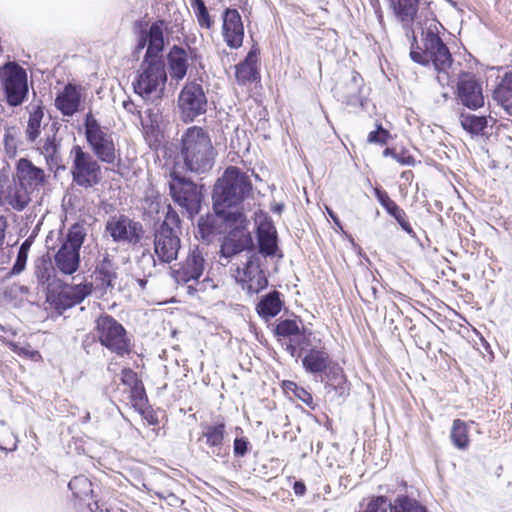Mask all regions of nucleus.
Wrapping results in <instances>:
<instances>
[{"instance_id":"f257e3e1","label":"nucleus","mask_w":512,"mask_h":512,"mask_svg":"<svg viewBox=\"0 0 512 512\" xmlns=\"http://www.w3.org/2000/svg\"><path fill=\"white\" fill-rule=\"evenodd\" d=\"M251 191L250 176L235 166L226 168L214 185L212 199L215 213L231 228L221 245L224 257H232L252 244L247 219L238 207Z\"/></svg>"},{"instance_id":"f03ea898","label":"nucleus","mask_w":512,"mask_h":512,"mask_svg":"<svg viewBox=\"0 0 512 512\" xmlns=\"http://www.w3.org/2000/svg\"><path fill=\"white\" fill-rule=\"evenodd\" d=\"M217 152L209 132L199 126L188 127L180 138L179 157L186 170L204 174L212 169Z\"/></svg>"},{"instance_id":"7ed1b4c3","label":"nucleus","mask_w":512,"mask_h":512,"mask_svg":"<svg viewBox=\"0 0 512 512\" xmlns=\"http://www.w3.org/2000/svg\"><path fill=\"white\" fill-rule=\"evenodd\" d=\"M423 48H412L411 59L421 65L432 63L441 86L449 85L451 79L452 56L449 49L431 28L422 33Z\"/></svg>"},{"instance_id":"20e7f679","label":"nucleus","mask_w":512,"mask_h":512,"mask_svg":"<svg viewBox=\"0 0 512 512\" xmlns=\"http://www.w3.org/2000/svg\"><path fill=\"white\" fill-rule=\"evenodd\" d=\"M179 222L177 213L169 208L164 221L155 230L154 252L162 262L170 263L177 259L181 248Z\"/></svg>"},{"instance_id":"39448f33","label":"nucleus","mask_w":512,"mask_h":512,"mask_svg":"<svg viewBox=\"0 0 512 512\" xmlns=\"http://www.w3.org/2000/svg\"><path fill=\"white\" fill-rule=\"evenodd\" d=\"M167 74L159 57L145 58L133 82L134 91L143 98L159 96L164 90Z\"/></svg>"},{"instance_id":"423d86ee","label":"nucleus","mask_w":512,"mask_h":512,"mask_svg":"<svg viewBox=\"0 0 512 512\" xmlns=\"http://www.w3.org/2000/svg\"><path fill=\"white\" fill-rule=\"evenodd\" d=\"M84 125L87 142L96 157L106 164H114L119 160L120 154L112 133L102 127L91 113L86 115Z\"/></svg>"},{"instance_id":"0eeeda50","label":"nucleus","mask_w":512,"mask_h":512,"mask_svg":"<svg viewBox=\"0 0 512 512\" xmlns=\"http://www.w3.org/2000/svg\"><path fill=\"white\" fill-rule=\"evenodd\" d=\"M0 89L10 107L22 105L29 93L26 70L15 62L6 63L0 68Z\"/></svg>"},{"instance_id":"6e6552de","label":"nucleus","mask_w":512,"mask_h":512,"mask_svg":"<svg viewBox=\"0 0 512 512\" xmlns=\"http://www.w3.org/2000/svg\"><path fill=\"white\" fill-rule=\"evenodd\" d=\"M96 337L109 351L123 357L131 351V341L125 328L110 315L100 316L95 326Z\"/></svg>"},{"instance_id":"1a4fd4ad","label":"nucleus","mask_w":512,"mask_h":512,"mask_svg":"<svg viewBox=\"0 0 512 512\" xmlns=\"http://www.w3.org/2000/svg\"><path fill=\"white\" fill-rule=\"evenodd\" d=\"M71 155L73 156L71 166L73 181L84 188L97 185L102 178L101 166L98 161L79 145L73 146Z\"/></svg>"},{"instance_id":"9d476101","label":"nucleus","mask_w":512,"mask_h":512,"mask_svg":"<svg viewBox=\"0 0 512 512\" xmlns=\"http://www.w3.org/2000/svg\"><path fill=\"white\" fill-rule=\"evenodd\" d=\"M30 193L17 179H10L6 169L0 170V206L5 210L23 211L31 202Z\"/></svg>"},{"instance_id":"9b49d317","label":"nucleus","mask_w":512,"mask_h":512,"mask_svg":"<svg viewBox=\"0 0 512 512\" xmlns=\"http://www.w3.org/2000/svg\"><path fill=\"white\" fill-rule=\"evenodd\" d=\"M169 188L173 200L185 209L190 217L199 212L201 192L194 182L172 172L170 174Z\"/></svg>"},{"instance_id":"f8f14e48","label":"nucleus","mask_w":512,"mask_h":512,"mask_svg":"<svg viewBox=\"0 0 512 512\" xmlns=\"http://www.w3.org/2000/svg\"><path fill=\"white\" fill-rule=\"evenodd\" d=\"M178 107L181 119L191 122L206 112L207 98L200 84L187 83L178 96Z\"/></svg>"},{"instance_id":"ddd939ff","label":"nucleus","mask_w":512,"mask_h":512,"mask_svg":"<svg viewBox=\"0 0 512 512\" xmlns=\"http://www.w3.org/2000/svg\"><path fill=\"white\" fill-rule=\"evenodd\" d=\"M92 291L91 284L67 285L58 282L47 287V300L57 308L67 309L82 302Z\"/></svg>"},{"instance_id":"4468645a","label":"nucleus","mask_w":512,"mask_h":512,"mask_svg":"<svg viewBox=\"0 0 512 512\" xmlns=\"http://www.w3.org/2000/svg\"><path fill=\"white\" fill-rule=\"evenodd\" d=\"M106 230L115 242L137 243L141 239L142 225L125 215L112 217L106 224Z\"/></svg>"},{"instance_id":"2eb2a0df","label":"nucleus","mask_w":512,"mask_h":512,"mask_svg":"<svg viewBox=\"0 0 512 512\" xmlns=\"http://www.w3.org/2000/svg\"><path fill=\"white\" fill-rule=\"evenodd\" d=\"M235 279L241 283L242 288L250 294L258 293L264 289L268 281L264 272L260 269L258 258L251 257L245 265L235 271Z\"/></svg>"},{"instance_id":"dca6fc26","label":"nucleus","mask_w":512,"mask_h":512,"mask_svg":"<svg viewBox=\"0 0 512 512\" xmlns=\"http://www.w3.org/2000/svg\"><path fill=\"white\" fill-rule=\"evenodd\" d=\"M13 177L32 194L44 187L48 181V175L45 171L27 158H21L17 161Z\"/></svg>"},{"instance_id":"f3484780","label":"nucleus","mask_w":512,"mask_h":512,"mask_svg":"<svg viewBox=\"0 0 512 512\" xmlns=\"http://www.w3.org/2000/svg\"><path fill=\"white\" fill-rule=\"evenodd\" d=\"M457 87L459 100L464 106L472 110L484 106L482 84L474 75L462 74L459 77Z\"/></svg>"},{"instance_id":"a211bd4d","label":"nucleus","mask_w":512,"mask_h":512,"mask_svg":"<svg viewBox=\"0 0 512 512\" xmlns=\"http://www.w3.org/2000/svg\"><path fill=\"white\" fill-rule=\"evenodd\" d=\"M222 36L232 49L239 48L244 39V26L240 13L236 9H226L223 13Z\"/></svg>"},{"instance_id":"6ab92c4d","label":"nucleus","mask_w":512,"mask_h":512,"mask_svg":"<svg viewBox=\"0 0 512 512\" xmlns=\"http://www.w3.org/2000/svg\"><path fill=\"white\" fill-rule=\"evenodd\" d=\"M204 262L203 253L198 247L191 250L185 263L177 270L176 280L183 283L198 281L204 271Z\"/></svg>"},{"instance_id":"aec40b11","label":"nucleus","mask_w":512,"mask_h":512,"mask_svg":"<svg viewBox=\"0 0 512 512\" xmlns=\"http://www.w3.org/2000/svg\"><path fill=\"white\" fill-rule=\"evenodd\" d=\"M81 89L72 84H68L57 95L55 106L65 116H72L77 112L81 102Z\"/></svg>"},{"instance_id":"412c9836","label":"nucleus","mask_w":512,"mask_h":512,"mask_svg":"<svg viewBox=\"0 0 512 512\" xmlns=\"http://www.w3.org/2000/svg\"><path fill=\"white\" fill-rule=\"evenodd\" d=\"M35 149L45 158L47 166L52 170L60 165V142L56 139V134L47 135L43 139H37Z\"/></svg>"},{"instance_id":"4be33fe9","label":"nucleus","mask_w":512,"mask_h":512,"mask_svg":"<svg viewBox=\"0 0 512 512\" xmlns=\"http://www.w3.org/2000/svg\"><path fill=\"white\" fill-rule=\"evenodd\" d=\"M146 41H148V48L145 58L158 57L164 47L163 22H156L150 26L148 34L140 40L137 49H143Z\"/></svg>"},{"instance_id":"5701e85b","label":"nucleus","mask_w":512,"mask_h":512,"mask_svg":"<svg viewBox=\"0 0 512 512\" xmlns=\"http://www.w3.org/2000/svg\"><path fill=\"white\" fill-rule=\"evenodd\" d=\"M54 264L56 269L62 274L72 275L79 268L80 253L71 248L61 246L54 256Z\"/></svg>"},{"instance_id":"b1692460","label":"nucleus","mask_w":512,"mask_h":512,"mask_svg":"<svg viewBox=\"0 0 512 512\" xmlns=\"http://www.w3.org/2000/svg\"><path fill=\"white\" fill-rule=\"evenodd\" d=\"M189 66L188 54L185 49L173 46L168 54V69L172 79L182 80Z\"/></svg>"},{"instance_id":"393cba45","label":"nucleus","mask_w":512,"mask_h":512,"mask_svg":"<svg viewBox=\"0 0 512 512\" xmlns=\"http://www.w3.org/2000/svg\"><path fill=\"white\" fill-rule=\"evenodd\" d=\"M390 5L397 20L404 27H411L418 12L419 0H390Z\"/></svg>"},{"instance_id":"a878e982","label":"nucleus","mask_w":512,"mask_h":512,"mask_svg":"<svg viewBox=\"0 0 512 512\" xmlns=\"http://www.w3.org/2000/svg\"><path fill=\"white\" fill-rule=\"evenodd\" d=\"M493 99L512 121V73H506L493 92Z\"/></svg>"},{"instance_id":"bb28decb","label":"nucleus","mask_w":512,"mask_h":512,"mask_svg":"<svg viewBox=\"0 0 512 512\" xmlns=\"http://www.w3.org/2000/svg\"><path fill=\"white\" fill-rule=\"evenodd\" d=\"M303 367L310 373H322L329 365V355L323 349H311L302 359Z\"/></svg>"},{"instance_id":"cd10ccee","label":"nucleus","mask_w":512,"mask_h":512,"mask_svg":"<svg viewBox=\"0 0 512 512\" xmlns=\"http://www.w3.org/2000/svg\"><path fill=\"white\" fill-rule=\"evenodd\" d=\"M29 118L25 129L26 140L35 143L41 134V123L44 117L43 108L36 104L28 107Z\"/></svg>"},{"instance_id":"c85d7f7f","label":"nucleus","mask_w":512,"mask_h":512,"mask_svg":"<svg viewBox=\"0 0 512 512\" xmlns=\"http://www.w3.org/2000/svg\"><path fill=\"white\" fill-rule=\"evenodd\" d=\"M281 308L282 302L277 291L269 293L257 305L258 313L265 318L276 316L281 311Z\"/></svg>"},{"instance_id":"c756f323","label":"nucleus","mask_w":512,"mask_h":512,"mask_svg":"<svg viewBox=\"0 0 512 512\" xmlns=\"http://www.w3.org/2000/svg\"><path fill=\"white\" fill-rule=\"evenodd\" d=\"M450 438L452 443L460 450L468 448L469 439V428L466 422L456 419L453 421Z\"/></svg>"},{"instance_id":"7c9ffc66","label":"nucleus","mask_w":512,"mask_h":512,"mask_svg":"<svg viewBox=\"0 0 512 512\" xmlns=\"http://www.w3.org/2000/svg\"><path fill=\"white\" fill-rule=\"evenodd\" d=\"M20 129L16 125H7L4 127L2 144L8 157H15L20 143Z\"/></svg>"},{"instance_id":"2f4dec72","label":"nucleus","mask_w":512,"mask_h":512,"mask_svg":"<svg viewBox=\"0 0 512 512\" xmlns=\"http://www.w3.org/2000/svg\"><path fill=\"white\" fill-rule=\"evenodd\" d=\"M224 436V423L206 425L203 428L202 437L205 439L206 444L211 448H219L223 443Z\"/></svg>"},{"instance_id":"473e14b6","label":"nucleus","mask_w":512,"mask_h":512,"mask_svg":"<svg viewBox=\"0 0 512 512\" xmlns=\"http://www.w3.org/2000/svg\"><path fill=\"white\" fill-rule=\"evenodd\" d=\"M460 123L463 129L472 135H480L487 127L488 121L484 116H476L473 114L460 115Z\"/></svg>"},{"instance_id":"72a5a7b5","label":"nucleus","mask_w":512,"mask_h":512,"mask_svg":"<svg viewBox=\"0 0 512 512\" xmlns=\"http://www.w3.org/2000/svg\"><path fill=\"white\" fill-rule=\"evenodd\" d=\"M96 277L101 282V286L106 290L115 286L116 272L108 259H104L96 269Z\"/></svg>"},{"instance_id":"f704fd0d","label":"nucleus","mask_w":512,"mask_h":512,"mask_svg":"<svg viewBox=\"0 0 512 512\" xmlns=\"http://www.w3.org/2000/svg\"><path fill=\"white\" fill-rule=\"evenodd\" d=\"M69 489L73 492L76 498L80 500H87L92 496L93 489L92 483L85 476H76L68 484Z\"/></svg>"},{"instance_id":"c9c22d12","label":"nucleus","mask_w":512,"mask_h":512,"mask_svg":"<svg viewBox=\"0 0 512 512\" xmlns=\"http://www.w3.org/2000/svg\"><path fill=\"white\" fill-rule=\"evenodd\" d=\"M189 2L199 26L204 29L212 28L214 21L212 20L204 1L189 0Z\"/></svg>"},{"instance_id":"e433bc0d","label":"nucleus","mask_w":512,"mask_h":512,"mask_svg":"<svg viewBox=\"0 0 512 512\" xmlns=\"http://www.w3.org/2000/svg\"><path fill=\"white\" fill-rule=\"evenodd\" d=\"M86 236L85 228L80 224H74L68 231L66 240L62 246L80 251Z\"/></svg>"},{"instance_id":"4c0bfd02","label":"nucleus","mask_w":512,"mask_h":512,"mask_svg":"<svg viewBox=\"0 0 512 512\" xmlns=\"http://www.w3.org/2000/svg\"><path fill=\"white\" fill-rule=\"evenodd\" d=\"M146 113L147 118L141 119V125L144 136L149 142H157L159 139L160 132L158 129L156 115H154L151 110L146 111Z\"/></svg>"},{"instance_id":"58836bf2","label":"nucleus","mask_w":512,"mask_h":512,"mask_svg":"<svg viewBox=\"0 0 512 512\" xmlns=\"http://www.w3.org/2000/svg\"><path fill=\"white\" fill-rule=\"evenodd\" d=\"M255 67L253 61L248 56L244 62L236 66V79L239 83L244 84L255 79Z\"/></svg>"},{"instance_id":"ea45409f","label":"nucleus","mask_w":512,"mask_h":512,"mask_svg":"<svg viewBox=\"0 0 512 512\" xmlns=\"http://www.w3.org/2000/svg\"><path fill=\"white\" fill-rule=\"evenodd\" d=\"M395 512H427L425 507L416 500L406 496L397 497L395 500Z\"/></svg>"},{"instance_id":"a19ab883","label":"nucleus","mask_w":512,"mask_h":512,"mask_svg":"<svg viewBox=\"0 0 512 512\" xmlns=\"http://www.w3.org/2000/svg\"><path fill=\"white\" fill-rule=\"evenodd\" d=\"M375 196L380 202V204L385 208V210L393 217L399 216L400 212L403 210L401 209L395 201H393L389 195L381 191L380 189H375Z\"/></svg>"},{"instance_id":"79ce46f5","label":"nucleus","mask_w":512,"mask_h":512,"mask_svg":"<svg viewBox=\"0 0 512 512\" xmlns=\"http://www.w3.org/2000/svg\"><path fill=\"white\" fill-rule=\"evenodd\" d=\"M363 512H395V503L392 504L387 498L380 496L371 500Z\"/></svg>"},{"instance_id":"37998d69","label":"nucleus","mask_w":512,"mask_h":512,"mask_svg":"<svg viewBox=\"0 0 512 512\" xmlns=\"http://www.w3.org/2000/svg\"><path fill=\"white\" fill-rule=\"evenodd\" d=\"M259 248L262 254L267 256L274 255L277 250L276 234L263 235L258 237Z\"/></svg>"},{"instance_id":"c03bdc74","label":"nucleus","mask_w":512,"mask_h":512,"mask_svg":"<svg viewBox=\"0 0 512 512\" xmlns=\"http://www.w3.org/2000/svg\"><path fill=\"white\" fill-rule=\"evenodd\" d=\"M276 333L279 336L288 337L299 333V325L295 320H284L277 324Z\"/></svg>"},{"instance_id":"a18cd8bd","label":"nucleus","mask_w":512,"mask_h":512,"mask_svg":"<svg viewBox=\"0 0 512 512\" xmlns=\"http://www.w3.org/2000/svg\"><path fill=\"white\" fill-rule=\"evenodd\" d=\"M52 268H50L46 262L42 261L40 264H37L35 267V276L38 282L42 285L51 284L49 281L51 279ZM59 281H54L52 284L57 285Z\"/></svg>"},{"instance_id":"49530a36","label":"nucleus","mask_w":512,"mask_h":512,"mask_svg":"<svg viewBox=\"0 0 512 512\" xmlns=\"http://www.w3.org/2000/svg\"><path fill=\"white\" fill-rule=\"evenodd\" d=\"M389 138V132L382 127L381 124L377 125V129L368 135V142L375 144H386Z\"/></svg>"},{"instance_id":"de8ad7c7","label":"nucleus","mask_w":512,"mask_h":512,"mask_svg":"<svg viewBox=\"0 0 512 512\" xmlns=\"http://www.w3.org/2000/svg\"><path fill=\"white\" fill-rule=\"evenodd\" d=\"M131 389V399L134 402V406L143 407L146 403V394L143 384L130 388Z\"/></svg>"},{"instance_id":"09e8293b","label":"nucleus","mask_w":512,"mask_h":512,"mask_svg":"<svg viewBox=\"0 0 512 512\" xmlns=\"http://www.w3.org/2000/svg\"><path fill=\"white\" fill-rule=\"evenodd\" d=\"M13 351L18 355H23L33 360H38L41 358L39 352L33 350L29 345L20 346L18 344H13Z\"/></svg>"},{"instance_id":"8fccbe9b","label":"nucleus","mask_w":512,"mask_h":512,"mask_svg":"<svg viewBox=\"0 0 512 512\" xmlns=\"http://www.w3.org/2000/svg\"><path fill=\"white\" fill-rule=\"evenodd\" d=\"M121 380L123 384L129 386L130 388L135 387L142 383L138 377L137 374L131 370V369H124L121 373Z\"/></svg>"},{"instance_id":"3c124183","label":"nucleus","mask_w":512,"mask_h":512,"mask_svg":"<svg viewBox=\"0 0 512 512\" xmlns=\"http://www.w3.org/2000/svg\"><path fill=\"white\" fill-rule=\"evenodd\" d=\"M26 259H27V255H26V253L23 252V246H22L18 253L17 260L11 270L12 275H17L24 270L25 265H26Z\"/></svg>"},{"instance_id":"603ef678","label":"nucleus","mask_w":512,"mask_h":512,"mask_svg":"<svg viewBox=\"0 0 512 512\" xmlns=\"http://www.w3.org/2000/svg\"><path fill=\"white\" fill-rule=\"evenodd\" d=\"M270 234H276V229L271 221L265 219L258 225V237Z\"/></svg>"},{"instance_id":"864d4df0","label":"nucleus","mask_w":512,"mask_h":512,"mask_svg":"<svg viewBox=\"0 0 512 512\" xmlns=\"http://www.w3.org/2000/svg\"><path fill=\"white\" fill-rule=\"evenodd\" d=\"M394 218L396 219V221L399 223V225L405 232H407L411 236H415L413 228L411 227L410 223L406 219V214H405L404 210H402L400 212L399 216H395Z\"/></svg>"},{"instance_id":"5fc2aeb1","label":"nucleus","mask_w":512,"mask_h":512,"mask_svg":"<svg viewBox=\"0 0 512 512\" xmlns=\"http://www.w3.org/2000/svg\"><path fill=\"white\" fill-rule=\"evenodd\" d=\"M248 441L245 438H236L234 440V453L243 456L247 452Z\"/></svg>"},{"instance_id":"6e6d98bb","label":"nucleus","mask_w":512,"mask_h":512,"mask_svg":"<svg viewBox=\"0 0 512 512\" xmlns=\"http://www.w3.org/2000/svg\"><path fill=\"white\" fill-rule=\"evenodd\" d=\"M198 233L203 239H207L212 234V227L207 220L200 219L198 223Z\"/></svg>"},{"instance_id":"4d7b16f0","label":"nucleus","mask_w":512,"mask_h":512,"mask_svg":"<svg viewBox=\"0 0 512 512\" xmlns=\"http://www.w3.org/2000/svg\"><path fill=\"white\" fill-rule=\"evenodd\" d=\"M293 394L307 405H311L313 402L311 394L302 387H298Z\"/></svg>"},{"instance_id":"13d9d810","label":"nucleus","mask_w":512,"mask_h":512,"mask_svg":"<svg viewBox=\"0 0 512 512\" xmlns=\"http://www.w3.org/2000/svg\"><path fill=\"white\" fill-rule=\"evenodd\" d=\"M7 226H8L7 219L4 216L0 215V248L4 244Z\"/></svg>"},{"instance_id":"bf43d9fd","label":"nucleus","mask_w":512,"mask_h":512,"mask_svg":"<svg viewBox=\"0 0 512 512\" xmlns=\"http://www.w3.org/2000/svg\"><path fill=\"white\" fill-rule=\"evenodd\" d=\"M394 159L402 165H411L414 162L411 156H404L399 154H394Z\"/></svg>"},{"instance_id":"052dcab7","label":"nucleus","mask_w":512,"mask_h":512,"mask_svg":"<svg viewBox=\"0 0 512 512\" xmlns=\"http://www.w3.org/2000/svg\"><path fill=\"white\" fill-rule=\"evenodd\" d=\"M294 492L297 495H303L305 493V485L302 482H295L294 484Z\"/></svg>"},{"instance_id":"680f3d73","label":"nucleus","mask_w":512,"mask_h":512,"mask_svg":"<svg viewBox=\"0 0 512 512\" xmlns=\"http://www.w3.org/2000/svg\"><path fill=\"white\" fill-rule=\"evenodd\" d=\"M283 387L286 392L292 391L293 393L296 392V389L298 388L297 384L292 381H285L283 383Z\"/></svg>"},{"instance_id":"e2e57ef3","label":"nucleus","mask_w":512,"mask_h":512,"mask_svg":"<svg viewBox=\"0 0 512 512\" xmlns=\"http://www.w3.org/2000/svg\"><path fill=\"white\" fill-rule=\"evenodd\" d=\"M123 107L129 113H134L135 110H136V106H135V104L132 101H124L123 102Z\"/></svg>"},{"instance_id":"0e129e2a","label":"nucleus","mask_w":512,"mask_h":512,"mask_svg":"<svg viewBox=\"0 0 512 512\" xmlns=\"http://www.w3.org/2000/svg\"><path fill=\"white\" fill-rule=\"evenodd\" d=\"M327 210V213L329 214V216L332 218V220L337 224L339 225V219L338 217L336 216V214L330 209V208H326Z\"/></svg>"},{"instance_id":"69168bd1","label":"nucleus","mask_w":512,"mask_h":512,"mask_svg":"<svg viewBox=\"0 0 512 512\" xmlns=\"http://www.w3.org/2000/svg\"><path fill=\"white\" fill-rule=\"evenodd\" d=\"M352 80L356 86V90L359 88L360 76L357 73H354Z\"/></svg>"},{"instance_id":"338daca9","label":"nucleus","mask_w":512,"mask_h":512,"mask_svg":"<svg viewBox=\"0 0 512 512\" xmlns=\"http://www.w3.org/2000/svg\"><path fill=\"white\" fill-rule=\"evenodd\" d=\"M187 289H188V293H189V294H193L195 291H197V290H198L197 288H195V287L193 286V284H189V285L187 286Z\"/></svg>"},{"instance_id":"774afa93","label":"nucleus","mask_w":512,"mask_h":512,"mask_svg":"<svg viewBox=\"0 0 512 512\" xmlns=\"http://www.w3.org/2000/svg\"><path fill=\"white\" fill-rule=\"evenodd\" d=\"M394 154H396L392 149L386 148L384 151V155H391L394 158Z\"/></svg>"}]
</instances>
